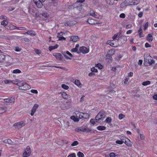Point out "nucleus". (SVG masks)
I'll use <instances>...</instances> for the list:
<instances>
[{
    "instance_id": "obj_1",
    "label": "nucleus",
    "mask_w": 157,
    "mask_h": 157,
    "mask_svg": "<svg viewBox=\"0 0 157 157\" xmlns=\"http://www.w3.org/2000/svg\"><path fill=\"white\" fill-rule=\"evenodd\" d=\"M15 84L17 85L18 86L19 89L21 90H26L31 88L30 85L22 81H17Z\"/></svg>"
},
{
    "instance_id": "obj_2",
    "label": "nucleus",
    "mask_w": 157,
    "mask_h": 157,
    "mask_svg": "<svg viewBox=\"0 0 157 157\" xmlns=\"http://www.w3.org/2000/svg\"><path fill=\"white\" fill-rule=\"evenodd\" d=\"M144 61L149 64L151 65L154 63V61L152 60V58L150 56L149 54L146 53L144 55Z\"/></svg>"
},
{
    "instance_id": "obj_3",
    "label": "nucleus",
    "mask_w": 157,
    "mask_h": 157,
    "mask_svg": "<svg viewBox=\"0 0 157 157\" xmlns=\"http://www.w3.org/2000/svg\"><path fill=\"white\" fill-rule=\"evenodd\" d=\"M105 117V115L103 111L100 112L96 117L97 122H100L103 121Z\"/></svg>"
},
{
    "instance_id": "obj_4",
    "label": "nucleus",
    "mask_w": 157,
    "mask_h": 157,
    "mask_svg": "<svg viewBox=\"0 0 157 157\" xmlns=\"http://www.w3.org/2000/svg\"><path fill=\"white\" fill-rule=\"evenodd\" d=\"M85 114L87 115L86 117H88L89 116V115L87 113H83L81 112H78L77 115H81V117H79L78 118L77 115L76 117L75 116H72L71 117V119L75 122H78L79 120V118H82L83 115H85Z\"/></svg>"
},
{
    "instance_id": "obj_5",
    "label": "nucleus",
    "mask_w": 157,
    "mask_h": 157,
    "mask_svg": "<svg viewBox=\"0 0 157 157\" xmlns=\"http://www.w3.org/2000/svg\"><path fill=\"white\" fill-rule=\"evenodd\" d=\"M25 121H21L15 123L13 124V126L15 128L19 129L25 125Z\"/></svg>"
},
{
    "instance_id": "obj_6",
    "label": "nucleus",
    "mask_w": 157,
    "mask_h": 157,
    "mask_svg": "<svg viewBox=\"0 0 157 157\" xmlns=\"http://www.w3.org/2000/svg\"><path fill=\"white\" fill-rule=\"evenodd\" d=\"M62 54L67 60H71L73 57V56L71 53L67 51L63 52Z\"/></svg>"
},
{
    "instance_id": "obj_7",
    "label": "nucleus",
    "mask_w": 157,
    "mask_h": 157,
    "mask_svg": "<svg viewBox=\"0 0 157 157\" xmlns=\"http://www.w3.org/2000/svg\"><path fill=\"white\" fill-rule=\"evenodd\" d=\"M31 153L30 148L29 146H28L24 150L22 154V156L23 157H28L30 155Z\"/></svg>"
},
{
    "instance_id": "obj_8",
    "label": "nucleus",
    "mask_w": 157,
    "mask_h": 157,
    "mask_svg": "<svg viewBox=\"0 0 157 157\" xmlns=\"http://www.w3.org/2000/svg\"><path fill=\"white\" fill-rule=\"evenodd\" d=\"M36 6L39 8H41L43 6V3L46 0H33Z\"/></svg>"
},
{
    "instance_id": "obj_9",
    "label": "nucleus",
    "mask_w": 157,
    "mask_h": 157,
    "mask_svg": "<svg viewBox=\"0 0 157 157\" xmlns=\"http://www.w3.org/2000/svg\"><path fill=\"white\" fill-rule=\"evenodd\" d=\"M6 62L7 63L8 66L11 65L13 64L11 62L13 61V58L10 56L6 55L5 56Z\"/></svg>"
},
{
    "instance_id": "obj_10",
    "label": "nucleus",
    "mask_w": 157,
    "mask_h": 157,
    "mask_svg": "<svg viewBox=\"0 0 157 157\" xmlns=\"http://www.w3.org/2000/svg\"><path fill=\"white\" fill-rule=\"evenodd\" d=\"M39 105L38 104H35L31 110L30 114L31 116H33L36 112L37 109H38Z\"/></svg>"
},
{
    "instance_id": "obj_11",
    "label": "nucleus",
    "mask_w": 157,
    "mask_h": 157,
    "mask_svg": "<svg viewBox=\"0 0 157 157\" xmlns=\"http://www.w3.org/2000/svg\"><path fill=\"white\" fill-rule=\"evenodd\" d=\"M79 50V53L81 52L84 54H86L88 53L89 51V48L85 46H82L80 47Z\"/></svg>"
},
{
    "instance_id": "obj_12",
    "label": "nucleus",
    "mask_w": 157,
    "mask_h": 157,
    "mask_svg": "<svg viewBox=\"0 0 157 157\" xmlns=\"http://www.w3.org/2000/svg\"><path fill=\"white\" fill-rule=\"evenodd\" d=\"M87 22L90 24L93 25L99 24V22L97 20H95L94 19L89 18L87 21Z\"/></svg>"
},
{
    "instance_id": "obj_13",
    "label": "nucleus",
    "mask_w": 157,
    "mask_h": 157,
    "mask_svg": "<svg viewBox=\"0 0 157 157\" xmlns=\"http://www.w3.org/2000/svg\"><path fill=\"white\" fill-rule=\"evenodd\" d=\"M53 55L57 60H61L63 58L62 55L59 53L56 52L54 53L53 54Z\"/></svg>"
},
{
    "instance_id": "obj_14",
    "label": "nucleus",
    "mask_w": 157,
    "mask_h": 157,
    "mask_svg": "<svg viewBox=\"0 0 157 157\" xmlns=\"http://www.w3.org/2000/svg\"><path fill=\"white\" fill-rule=\"evenodd\" d=\"M89 14L96 18H99V15L93 10H91L90 11Z\"/></svg>"
},
{
    "instance_id": "obj_15",
    "label": "nucleus",
    "mask_w": 157,
    "mask_h": 157,
    "mask_svg": "<svg viewBox=\"0 0 157 157\" xmlns=\"http://www.w3.org/2000/svg\"><path fill=\"white\" fill-rule=\"evenodd\" d=\"M29 12L31 14H34L36 10V9L35 7H34L33 6H29Z\"/></svg>"
},
{
    "instance_id": "obj_16",
    "label": "nucleus",
    "mask_w": 157,
    "mask_h": 157,
    "mask_svg": "<svg viewBox=\"0 0 157 157\" xmlns=\"http://www.w3.org/2000/svg\"><path fill=\"white\" fill-rule=\"evenodd\" d=\"M115 47L118 46H120L122 45L123 43L121 40L120 38L119 37L117 40L115 41Z\"/></svg>"
},
{
    "instance_id": "obj_17",
    "label": "nucleus",
    "mask_w": 157,
    "mask_h": 157,
    "mask_svg": "<svg viewBox=\"0 0 157 157\" xmlns=\"http://www.w3.org/2000/svg\"><path fill=\"white\" fill-rule=\"evenodd\" d=\"M79 44H77L75 45V48L72 49L71 50V52H77V53H79V50L78 49V48L79 47Z\"/></svg>"
},
{
    "instance_id": "obj_18",
    "label": "nucleus",
    "mask_w": 157,
    "mask_h": 157,
    "mask_svg": "<svg viewBox=\"0 0 157 157\" xmlns=\"http://www.w3.org/2000/svg\"><path fill=\"white\" fill-rule=\"evenodd\" d=\"M61 96L64 99H68L70 98L71 96L70 95L67 94L66 92H63L61 93Z\"/></svg>"
},
{
    "instance_id": "obj_19",
    "label": "nucleus",
    "mask_w": 157,
    "mask_h": 157,
    "mask_svg": "<svg viewBox=\"0 0 157 157\" xmlns=\"http://www.w3.org/2000/svg\"><path fill=\"white\" fill-rule=\"evenodd\" d=\"M79 39V37L77 36H72L70 38V40L71 41L75 42L77 41Z\"/></svg>"
},
{
    "instance_id": "obj_20",
    "label": "nucleus",
    "mask_w": 157,
    "mask_h": 157,
    "mask_svg": "<svg viewBox=\"0 0 157 157\" xmlns=\"http://www.w3.org/2000/svg\"><path fill=\"white\" fill-rule=\"evenodd\" d=\"M3 142L5 144H7L11 145H13L14 144V143L10 139L5 140H3Z\"/></svg>"
},
{
    "instance_id": "obj_21",
    "label": "nucleus",
    "mask_w": 157,
    "mask_h": 157,
    "mask_svg": "<svg viewBox=\"0 0 157 157\" xmlns=\"http://www.w3.org/2000/svg\"><path fill=\"white\" fill-rule=\"evenodd\" d=\"M74 84L78 87L81 88L82 87V84L81 83L80 81L78 80H75L74 82Z\"/></svg>"
},
{
    "instance_id": "obj_22",
    "label": "nucleus",
    "mask_w": 157,
    "mask_h": 157,
    "mask_svg": "<svg viewBox=\"0 0 157 157\" xmlns=\"http://www.w3.org/2000/svg\"><path fill=\"white\" fill-rule=\"evenodd\" d=\"M115 41L113 40H109L107 41V44H109L111 46H113L114 47H115Z\"/></svg>"
},
{
    "instance_id": "obj_23",
    "label": "nucleus",
    "mask_w": 157,
    "mask_h": 157,
    "mask_svg": "<svg viewBox=\"0 0 157 157\" xmlns=\"http://www.w3.org/2000/svg\"><path fill=\"white\" fill-rule=\"evenodd\" d=\"M77 23L76 21H73L72 23H70L69 21H67L65 23V25L66 26H71Z\"/></svg>"
},
{
    "instance_id": "obj_24",
    "label": "nucleus",
    "mask_w": 157,
    "mask_h": 157,
    "mask_svg": "<svg viewBox=\"0 0 157 157\" xmlns=\"http://www.w3.org/2000/svg\"><path fill=\"white\" fill-rule=\"evenodd\" d=\"M58 45L57 44H56L55 45L53 46H49V47L48 49L50 51H51L53 49L57 48H58Z\"/></svg>"
},
{
    "instance_id": "obj_25",
    "label": "nucleus",
    "mask_w": 157,
    "mask_h": 157,
    "mask_svg": "<svg viewBox=\"0 0 157 157\" xmlns=\"http://www.w3.org/2000/svg\"><path fill=\"white\" fill-rule=\"evenodd\" d=\"M120 33H117L114 34V36L112 37V39H113V40L115 41H116L117 40L116 39L117 38L120 36Z\"/></svg>"
},
{
    "instance_id": "obj_26",
    "label": "nucleus",
    "mask_w": 157,
    "mask_h": 157,
    "mask_svg": "<svg viewBox=\"0 0 157 157\" xmlns=\"http://www.w3.org/2000/svg\"><path fill=\"white\" fill-rule=\"evenodd\" d=\"M105 157H116L117 155L113 152L110 153L109 155H105Z\"/></svg>"
},
{
    "instance_id": "obj_27",
    "label": "nucleus",
    "mask_w": 157,
    "mask_h": 157,
    "mask_svg": "<svg viewBox=\"0 0 157 157\" xmlns=\"http://www.w3.org/2000/svg\"><path fill=\"white\" fill-rule=\"evenodd\" d=\"M127 140L126 145L128 147H131L132 146V143L131 140L128 138H126Z\"/></svg>"
},
{
    "instance_id": "obj_28",
    "label": "nucleus",
    "mask_w": 157,
    "mask_h": 157,
    "mask_svg": "<svg viewBox=\"0 0 157 157\" xmlns=\"http://www.w3.org/2000/svg\"><path fill=\"white\" fill-rule=\"evenodd\" d=\"M120 37V38L123 44L125 43L126 41L127 38L126 36H122Z\"/></svg>"
},
{
    "instance_id": "obj_29",
    "label": "nucleus",
    "mask_w": 157,
    "mask_h": 157,
    "mask_svg": "<svg viewBox=\"0 0 157 157\" xmlns=\"http://www.w3.org/2000/svg\"><path fill=\"white\" fill-rule=\"evenodd\" d=\"M147 38V40L149 41H151L153 40V37L151 34L148 35Z\"/></svg>"
},
{
    "instance_id": "obj_30",
    "label": "nucleus",
    "mask_w": 157,
    "mask_h": 157,
    "mask_svg": "<svg viewBox=\"0 0 157 157\" xmlns=\"http://www.w3.org/2000/svg\"><path fill=\"white\" fill-rule=\"evenodd\" d=\"M5 55L4 54L0 55V62H3L5 59Z\"/></svg>"
},
{
    "instance_id": "obj_31",
    "label": "nucleus",
    "mask_w": 157,
    "mask_h": 157,
    "mask_svg": "<svg viewBox=\"0 0 157 157\" xmlns=\"http://www.w3.org/2000/svg\"><path fill=\"white\" fill-rule=\"evenodd\" d=\"M4 82L5 84H10L11 83H13L15 84V83L14 82V81L11 80L6 79L4 81Z\"/></svg>"
},
{
    "instance_id": "obj_32",
    "label": "nucleus",
    "mask_w": 157,
    "mask_h": 157,
    "mask_svg": "<svg viewBox=\"0 0 157 157\" xmlns=\"http://www.w3.org/2000/svg\"><path fill=\"white\" fill-rule=\"evenodd\" d=\"M105 127L103 126H99L97 127V129L100 131L104 130L106 129Z\"/></svg>"
},
{
    "instance_id": "obj_33",
    "label": "nucleus",
    "mask_w": 157,
    "mask_h": 157,
    "mask_svg": "<svg viewBox=\"0 0 157 157\" xmlns=\"http://www.w3.org/2000/svg\"><path fill=\"white\" fill-rule=\"evenodd\" d=\"M12 73L13 74H20L21 73V71L19 69H16L13 70Z\"/></svg>"
},
{
    "instance_id": "obj_34",
    "label": "nucleus",
    "mask_w": 157,
    "mask_h": 157,
    "mask_svg": "<svg viewBox=\"0 0 157 157\" xmlns=\"http://www.w3.org/2000/svg\"><path fill=\"white\" fill-rule=\"evenodd\" d=\"M6 111V107H0V114H2L4 113Z\"/></svg>"
},
{
    "instance_id": "obj_35",
    "label": "nucleus",
    "mask_w": 157,
    "mask_h": 157,
    "mask_svg": "<svg viewBox=\"0 0 157 157\" xmlns=\"http://www.w3.org/2000/svg\"><path fill=\"white\" fill-rule=\"evenodd\" d=\"M143 30L142 29L140 28L138 30V33L139 34V36L140 37H142L143 36L142 33Z\"/></svg>"
},
{
    "instance_id": "obj_36",
    "label": "nucleus",
    "mask_w": 157,
    "mask_h": 157,
    "mask_svg": "<svg viewBox=\"0 0 157 157\" xmlns=\"http://www.w3.org/2000/svg\"><path fill=\"white\" fill-rule=\"evenodd\" d=\"M61 87L63 89L65 90H67L69 88V86L65 84H62L61 85Z\"/></svg>"
},
{
    "instance_id": "obj_37",
    "label": "nucleus",
    "mask_w": 157,
    "mask_h": 157,
    "mask_svg": "<svg viewBox=\"0 0 157 157\" xmlns=\"http://www.w3.org/2000/svg\"><path fill=\"white\" fill-rule=\"evenodd\" d=\"M95 67H96L98 68V69H102L103 68V66L101 64L99 63L95 64Z\"/></svg>"
},
{
    "instance_id": "obj_38",
    "label": "nucleus",
    "mask_w": 157,
    "mask_h": 157,
    "mask_svg": "<svg viewBox=\"0 0 157 157\" xmlns=\"http://www.w3.org/2000/svg\"><path fill=\"white\" fill-rule=\"evenodd\" d=\"M109 53V54L112 56L114 55L115 53V50L114 49H111L109 50L108 52Z\"/></svg>"
},
{
    "instance_id": "obj_39",
    "label": "nucleus",
    "mask_w": 157,
    "mask_h": 157,
    "mask_svg": "<svg viewBox=\"0 0 157 157\" xmlns=\"http://www.w3.org/2000/svg\"><path fill=\"white\" fill-rule=\"evenodd\" d=\"M10 30H13L17 29V27L13 25H10L9 26V28Z\"/></svg>"
},
{
    "instance_id": "obj_40",
    "label": "nucleus",
    "mask_w": 157,
    "mask_h": 157,
    "mask_svg": "<svg viewBox=\"0 0 157 157\" xmlns=\"http://www.w3.org/2000/svg\"><path fill=\"white\" fill-rule=\"evenodd\" d=\"M42 16L45 18H47L49 17V14L45 12H44L42 14Z\"/></svg>"
},
{
    "instance_id": "obj_41",
    "label": "nucleus",
    "mask_w": 157,
    "mask_h": 157,
    "mask_svg": "<svg viewBox=\"0 0 157 157\" xmlns=\"http://www.w3.org/2000/svg\"><path fill=\"white\" fill-rule=\"evenodd\" d=\"M151 82L150 81H147L144 82L142 83V85L144 86H146L150 84Z\"/></svg>"
},
{
    "instance_id": "obj_42",
    "label": "nucleus",
    "mask_w": 157,
    "mask_h": 157,
    "mask_svg": "<svg viewBox=\"0 0 157 157\" xmlns=\"http://www.w3.org/2000/svg\"><path fill=\"white\" fill-rule=\"evenodd\" d=\"M15 101V99L14 98H11L9 99L10 103H11L12 104H14Z\"/></svg>"
},
{
    "instance_id": "obj_43",
    "label": "nucleus",
    "mask_w": 157,
    "mask_h": 157,
    "mask_svg": "<svg viewBox=\"0 0 157 157\" xmlns=\"http://www.w3.org/2000/svg\"><path fill=\"white\" fill-rule=\"evenodd\" d=\"M36 33L35 32L32 30H29V35L32 36H34L35 35Z\"/></svg>"
},
{
    "instance_id": "obj_44",
    "label": "nucleus",
    "mask_w": 157,
    "mask_h": 157,
    "mask_svg": "<svg viewBox=\"0 0 157 157\" xmlns=\"http://www.w3.org/2000/svg\"><path fill=\"white\" fill-rule=\"evenodd\" d=\"M139 135H140V138L141 140H145V136L142 133H140V134H139Z\"/></svg>"
},
{
    "instance_id": "obj_45",
    "label": "nucleus",
    "mask_w": 157,
    "mask_h": 157,
    "mask_svg": "<svg viewBox=\"0 0 157 157\" xmlns=\"http://www.w3.org/2000/svg\"><path fill=\"white\" fill-rule=\"evenodd\" d=\"M124 82L125 84H128L129 83V78H126L124 80Z\"/></svg>"
},
{
    "instance_id": "obj_46",
    "label": "nucleus",
    "mask_w": 157,
    "mask_h": 157,
    "mask_svg": "<svg viewBox=\"0 0 157 157\" xmlns=\"http://www.w3.org/2000/svg\"><path fill=\"white\" fill-rule=\"evenodd\" d=\"M7 21L6 20H4L1 22V24L2 25L5 26L7 24Z\"/></svg>"
},
{
    "instance_id": "obj_47",
    "label": "nucleus",
    "mask_w": 157,
    "mask_h": 157,
    "mask_svg": "<svg viewBox=\"0 0 157 157\" xmlns=\"http://www.w3.org/2000/svg\"><path fill=\"white\" fill-rule=\"evenodd\" d=\"M111 121L112 119L110 117H108L105 120L106 122L108 124L110 123L111 122Z\"/></svg>"
},
{
    "instance_id": "obj_48",
    "label": "nucleus",
    "mask_w": 157,
    "mask_h": 157,
    "mask_svg": "<svg viewBox=\"0 0 157 157\" xmlns=\"http://www.w3.org/2000/svg\"><path fill=\"white\" fill-rule=\"evenodd\" d=\"M77 155L78 157H84V156L83 154L80 151L78 152Z\"/></svg>"
},
{
    "instance_id": "obj_49",
    "label": "nucleus",
    "mask_w": 157,
    "mask_h": 157,
    "mask_svg": "<svg viewBox=\"0 0 157 157\" xmlns=\"http://www.w3.org/2000/svg\"><path fill=\"white\" fill-rule=\"evenodd\" d=\"M125 117V115L122 113H120L119 115V118L120 120L123 119Z\"/></svg>"
},
{
    "instance_id": "obj_50",
    "label": "nucleus",
    "mask_w": 157,
    "mask_h": 157,
    "mask_svg": "<svg viewBox=\"0 0 157 157\" xmlns=\"http://www.w3.org/2000/svg\"><path fill=\"white\" fill-rule=\"evenodd\" d=\"M78 144V143L77 141H74L72 144H71V145L72 146H77Z\"/></svg>"
},
{
    "instance_id": "obj_51",
    "label": "nucleus",
    "mask_w": 157,
    "mask_h": 157,
    "mask_svg": "<svg viewBox=\"0 0 157 157\" xmlns=\"http://www.w3.org/2000/svg\"><path fill=\"white\" fill-rule=\"evenodd\" d=\"M116 143L120 145L122 144L123 143V141L122 140H117L116 141Z\"/></svg>"
},
{
    "instance_id": "obj_52",
    "label": "nucleus",
    "mask_w": 157,
    "mask_h": 157,
    "mask_svg": "<svg viewBox=\"0 0 157 157\" xmlns=\"http://www.w3.org/2000/svg\"><path fill=\"white\" fill-rule=\"evenodd\" d=\"M107 54L105 55L106 59H111L112 56L109 54V53L107 52Z\"/></svg>"
},
{
    "instance_id": "obj_53",
    "label": "nucleus",
    "mask_w": 157,
    "mask_h": 157,
    "mask_svg": "<svg viewBox=\"0 0 157 157\" xmlns=\"http://www.w3.org/2000/svg\"><path fill=\"white\" fill-rule=\"evenodd\" d=\"M132 1L133 5H136L138 4L139 2V0H135Z\"/></svg>"
},
{
    "instance_id": "obj_54",
    "label": "nucleus",
    "mask_w": 157,
    "mask_h": 157,
    "mask_svg": "<svg viewBox=\"0 0 157 157\" xmlns=\"http://www.w3.org/2000/svg\"><path fill=\"white\" fill-rule=\"evenodd\" d=\"M148 25V22H147L144 26V30H145L147 28Z\"/></svg>"
},
{
    "instance_id": "obj_55",
    "label": "nucleus",
    "mask_w": 157,
    "mask_h": 157,
    "mask_svg": "<svg viewBox=\"0 0 157 157\" xmlns=\"http://www.w3.org/2000/svg\"><path fill=\"white\" fill-rule=\"evenodd\" d=\"M91 71L93 72H98V70L96 69L94 67H92L91 69Z\"/></svg>"
},
{
    "instance_id": "obj_56",
    "label": "nucleus",
    "mask_w": 157,
    "mask_h": 157,
    "mask_svg": "<svg viewBox=\"0 0 157 157\" xmlns=\"http://www.w3.org/2000/svg\"><path fill=\"white\" fill-rule=\"evenodd\" d=\"M30 92L32 93L35 94H37L38 93V91L34 89H32L30 90Z\"/></svg>"
},
{
    "instance_id": "obj_57",
    "label": "nucleus",
    "mask_w": 157,
    "mask_h": 157,
    "mask_svg": "<svg viewBox=\"0 0 157 157\" xmlns=\"http://www.w3.org/2000/svg\"><path fill=\"white\" fill-rule=\"evenodd\" d=\"M35 52L36 54H38V55L40 54L41 52L40 50L37 49H35Z\"/></svg>"
},
{
    "instance_id": "obj_58",
    "label": "nucleus",
    "mask_w": 157,
    "mask_h": 157,
    "mask_svg": "<svg viewBox=\"0 0 157 157\" xmlns=\"http://www.w3.org/2000/svg\"><path fill=\"white\" fill-rule=\"evenodd\" d=\"M119 17L120 18H124L125 17V15L124 13H121L119 15Z\"/></svg>"
},
{
    "instance_id": "obj_59",
    "label": "nucleus",
    "mask_w": 157,
    "mask_h": 157,
    "mask_svg": "<svg viewBox=\"0 0 157 157\" xmlns=\"http://www.w3.org/2000/svg\"><path fill=\"white\" fill-rule=\"evenodd\" d=\"M58 38H59V40H66L65 38L63 36H58Z\"/></svg>"
},
{
    "instance_id": "obj_60",
    "label": "nucleus",
    "mask_w": 157,
    "mask_h": 157,
    "mask_svg": "<svg viewBox=\"0 0 157 157\" xmlns=\"http://www.w3.org/2000/svg\"><path fill=\"white\" fill-rule=\"evenodd\" d=\"M67 157H76V155L75 153H72L69 155Z\"/></svg>"
},
{
    "instance_id": "obj_61",
    "label": "nucleus",
    "mask_w": 157,
    "mask_h": 157,
    "mask_svg": "<svg viewBox=\"0 0 157 157\" xmlns=\"http://www.w3.org/2000/svg\"><path fill=\"white\" fill-rule=\"evenodd\" d=\"M86 128L84 127H82L80 128L79 130L80 131L84 132H85Z\"/></svg>"
},
{
    "instance_id": "obj_62",
    "label": "nucleus",
    "mask_w": 157,
    "mask_h": 157,
    "mask_svg": "<svg viewBox=\"0 0 157 157\" xmlns=\"http://www.w3.org/2000/svg\"><path fill=\"white\" fill-rule=\"evenodd\" d=\"M126 6V5H125V4L124 3V2L121 3V4L120 5V7H121V8H124Z\"/></svg>"
},
{
    "instance_id": "obj_63",
    "label": "nucleus",
    "mask_w": 157,
    "mask_h": 157,
    "mask_svg": "<svg viewBox=\"0 0 157 157\" xmlns=\"http://www.w3.org/2000/svg\"><path fill=\"white\" fill-rule=\"evenodd\" d=\"M152 98L154 100H157V94H155L153 96Z\"/></svg>"
},
{
    "instance_id": "obj_64",
    "label": "nucleus",
    "mask_w": 157,
    "mask_h": 157,
    "mask_svg": "<svg viewBox=\"0 0 157 157\" xmlns=\"http://www.w3.org/2000/svg\"><path fill=\"white\" fill-rule=\"evenodd\" d=\"M85 132H90L91 131V129L89 128H86Z\"/></svg>"
}]
</instances>
